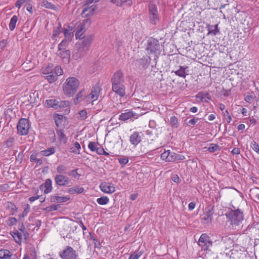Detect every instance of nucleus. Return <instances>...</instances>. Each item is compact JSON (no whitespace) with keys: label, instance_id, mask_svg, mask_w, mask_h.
Segmentation results:
<instances>
[{"label":"nucleus","instance_id":"nucleus-32","mask_svg":"<svg viewBox=\"0 0 259 259\" xmlns=\"http://www.w3.org/2000/svg\"><path fill=\"white\" fill-rule=\"evenodd\" d=\"M12 236L14 238L16 242L18 244H21L22 240V236L20 232L16 230L15 232H12Z\"/></svg>","mask_w":259,"mask_h":259},{"label":"nucleus","instance_id":"nucleus-34","mask_svg":"<svg viewBox=\"0 0 259 259\" xmlns=\"http://www.w3.org/2000/svg\"><path fill=\"white\" fill-rule=\"evenodd\" d=\"M18 17L16 15H14L11 19L9 26L11 31H13L15 29Z\"/></svg>","mask_w":259,"mask_h":259},{"label":"nucleus","instance_id":"nucleus-13","mask_svg":"<svg viewBox=\"0 0 259 259\" xmlns=\"http://www.w3.org/2000/svg\"><path fill=\"white\" fill-rule=\"evenodd\" d=\"M213 213V207L206 208L205 212L201 217L202 223L204 224L210 223L212 220V215Z\"/></svg>","mask_w":259,"mask_h":259},{"label":"nucleus","instance_id":"nucleus-64","mask_svg":"<svg viewBox=\"0 0 259 259\" xmlns=\"http://www.w3.org/2000/svg\"><path fill=\"white\" fill-rule=\"evenodd\" d=\"M198 118H193L191 119H190L189 121H188V125H195L196 124V123L198 121Z\"/></svg>","mask_w":259,"mask_h":259},{"label":"nucleus","instance_id":"nucleus-36","mask_svg":"<svg viewBox=\"0 0 259 259\" xmlns=\"http://www.w3.org/2000/svg\"><path fill=\"white\" fill-rule=\"evenodd\" d=\"M255 98L256 97L253 93H248L245 95L244 100L246 102L250 104L253 102V101Z\"/></svg>","mask_w":259,"mask_h":259},{"label":"nucleus","instance_id":"nucleus-45","mask_svg":"<svg viewBox=\"0 0 259 259\" xmlns=\"http://www.w3.org/2000/svg\"><path fill=\"white\" fill-rule=\"evenodd\" d=\"M15 139L13 137H9L4 143V145L7 148L11 147L14 143Z\"/></svg>","mask_w":259,"mask_h":259},{"label":"nucleus","instance_id":"nucleus-10","mask_svg":"<svg viewBox=\"0 0 259 259\" xmlns=\"http://www.w3.org/2000/svg\"><path fill=\"white\" fill-rule=\"evenodd\" d=\"M149 15L150 22L153 25H156L159 21V16L157 7L155 4H149Z\"/></svg>","mask_w":259,"mask_h":259},{"label":"nucleus","instance_id":"nucleus-42","mask_svg":"<svg viewBox=\"0 0 259 259\" xmlns=\"http://www.w3.org/2000/svg\"><path fill=\"white\" fill-rule=\"evenodd\" d=\"M68 45L67 41L64 39L58 45V50L59 51H65L66 50V47Z\"/></svg>","mask_w":259,"mask_h":259},{"label":"nucleus","instance_id":"nucleus-20","mask_svg":"<svg viewBox=\"0 0 259 259\" xmlns=\"http://www.w3.org/2000/svg\"><path fill=\"white\" fill-rule=\"evenodd\" d=\"M52 181L50 179H47L46 182L41 185L39 188L41 190H44L45 194L50 193L52 190Z\"/></svg>","mask_w":259,"mask_h":259},{"label":"nucleus","instance_id":"nucleus-3","mask_svg":"<svg viewBox=\"0 0 259 259\" xmlns=\"http://www.w3.org/2000/svg\"><path fill=\"white\" fill-rule=\"evenodd\" d=\"M79 85L78 80L74 77L66 79L63 85V90L65 95L68 97L73 96L76 93Z\"/></svg>","mask_w":259,"mask_h":259},{"label":"nucleus","instance_id":"nucleus-57","mask_svg":"<svg viewBox=\"0 0 259 259\" xmlns=\"http://www.w3.org/2000/svg\"><path fill=\"white\" fill-rule=\"evenodd\" d=\"M79 114L82 119H85L87 118V112L85 110H82L79 112Z\"/></svg>","mask_w":259,"mask_h":259},{"label":"nucleus","instance_id":"nucleus-52","mask_svg":"<svg viewBox=\"0 0 259 259\" xmlns=\"http://www.w3.org/2000/svg\"><path fill=\"white\" fill-rule=\"evenodd\" d=\"M118 160L120 164L122 165V167L124 166L128 162V158L126 156L119 158Z\"/></svg>","mask_w":259,"mask_h":259},{"label":"nucleus","instance_id":"nucleus-22","mask_svg":"<svg viewBox=\"0 0 259 259\" xmlns=\"http://www.w3.org/2000/svg\"><path fill=\"white\" fill-rule=\"evenodd\" d=\"M188 68V67H184L183 66H180L179 69L176 71H172L171 72H174L176 75L179 77L185 78L187 74L186 72V69Z\"/></svg>","mask_w":259,"mask_h":259},{"label":"nucleus","instance_id":"nucleus-1","mask_svg":"<svg viewBox=\"0 0 259 259\" xmlns=\"http://www.w3.org/2000/svg\"><path fill=\"white\" fill-rule=\"evenodd\" d=\"M230 227L233 230H239L242 227V223L244 219L243 212L240 209H231L225 214Z\"/></svg>","mask_w":259,"mask_h":259},{"label":"nucleus","instance_id":"nucleus-60","mask_svg":"<svg viewBox=\"0 0 259 259\" xmlns=\"http://www.w3.org/2000/svg\"><path fill=\"white\" fill-rule=\"evenodd\" d=\"M7 40L3 39L0 41V52L3 51L4 49L7 46Z\"/></svg>","mask_w":259,"mask_h":259},{"label":"nucleus","instance_id":"nucleus-50","mask_svg":"<svg viewBox=\"0 0 259 259\" xmlns=\"http://www.w3.org/2000/svg\"><path fill=\"white\" fill-rule=\"evenodd\" d=\"M90 236L91 239L94 242L95 247L99 248L101 246L100 241L97 239L96 238L94 235H93L91 233H90Z\"/></svg>","mask_w":259,"mask_h":259},{"label":"nucleus","instance_id":"nucleus-49","mask_svg":"<svg viewBox=\"0 0 259 259\" xmlns=\"http://www.w3.org/2000/svg\"><path fill=\"white\" fill-rule=\"evenodd\" d=\"M42 6L47 9L56 10V6L47 1H45L42 2Z\"/></svg>","mask_w":259,"mask_h":259},{"label":"nucleus","instance_id":"nucleus-4","mask_svg":"<svg viewBox=\"0 0 259 259\" xmlns=\"http://www.w3.org/2000/svg\"><path fill=\"white\" fill-rule=\"evenodd\" d=\"M45 106L48 108H53L54 109L58 110L69 106V102L65 100L51 99L46 101Z\"/></svg>","mask_w":259,"mask_h":259},{"label":"nucleus","instance_id":"nucleus-19","mask_svg":"<svg viewBox=\"0 0 259 259\" xmlns=\"http://www.w3.org/2000/svg\"><path fill=\"white\" fill-rule=\"evenodd\" d=\"M221 241L226 249H229L234 246V240L230 236H225L222 237Z\"/></svg>","mask_w":259,"mask_h":259},{"label":"nucleus","instance_id":"nucleus-9","mask_svg":"<svg viewBox=\"0 0 259 259\" xmlns=\"http://www.w3.org/2000/svg\"><path fill=\"white\" fill-rule=\"evenodd\" d=\"M83 40L81 42L80 47L79 48L78 51L80 53L81 55H83L84 52L87 51L90 47L93 40L94 38V35L93 34L88 35L84 37Z\"/></svg>","mask_w":259,"mask_h":259},{"label":"nucleus","instance_id":"nucleus-53","mask_svg":"<svg viewBox=\"0 0 259 259\" xmlns=\"http://www.w3.org/2000/svg\"><path fill=\"white\" fill-rule=\"evenodd\" d=\"M251 148L255 152L259 154V146L258 144L256 143V142L253 141L251 143L250 145Z\"/></svg>","mask_w":259,"mask_h":259},{"label":"nucleus","instance_id":"nucleus-54","mask_svg":"<svg viewBox=\"0 0 259 259\" xmlns=\"http://www.w3.org/2000/svg\"><path fill=\"white\" fill-rule=\"evenodd\" d=\"M169 153H170V150H169L165 151L162 153H161V158L162 160H164V161H165L166 162V161L167 160V158H168V156Z\"/></svg>","mask_w":259,"mask_h":259},{"label":"nucleus","instance_id":"nucleus-26","mask_svg":"<svg viewBox=\"0 0 259 259\" xmlns=\"http://www.w3.org/2000/svg\"><path fill=\"white\" fill-rule=\"evenodd\" d=\"M69 199L70 197L67 196H52L51 197V201L56 203H63L67 201Z\"/></svg>","mask_w":259,"mask_h":259},{"label":"nucleus","instance_id":"nucleus-44","mask_svg":"<svg viewBox=\"0 0 259 259\" xmlns=\"http://www.w3.org/2000/svg\"><path fill=\"white\" fill-rule=\"evenodd\" d=\"M100 145L98 143L95 142H90L88 144V148L92 152H95L97 148Z\"/></svg>","mask_w":259,"mask_h":259},{"label":"nucleus","instance_id":"nucleus-62","mask_svg":"<svg viewBox=\"0 0 259 259\" xmlns=\"http://www.w3.org/2000/svg\"><path fill=\"white\" fill-rule=\"evenodd\" d=\"M17 222V220L15 218H11L8 223V225L9 226H12L14 225H15Z\"/></svg>","mask_w":259,"mask_h":259},{"label":"nucleus","instance_id":"nucleus-59","mask_svg":"<svg viewBox=\"0 0 259 259\" xmlns=\"http://www.w3.org/2000/svg\"><path fill=\"white\" fill-rule=\"evenodd\" d=\"M27 0H17V2L16 3L15 6L16 7L18 8V9H20L21 7L26 2Z\"/></svg>","mask_w":259,"mask_h":259},{"label":"nucleus","instance_id":"nucleus-6","mask_svg":"<svg viewBox=\"0 0 259 259\" xmlns=\"http://www.w3.org/2000/svg\"><path fill=\"white\" fill-rule=\"evenodd\" d=\"M59 254L62 259H77L78 256L76 251L69 246H66L63 250L60 251Z\"/></svg>","mask_w":259,"mask_h":259},{"label":"nucleus","instance_id":"nucleus-27","mask_svg":"<svg viewBox=\"0 0 259 259\" xmlns=\"http://www.w3.org/2000/svg\"><path fill=\"white\" fill-rule=\"evenodd\" d=\"M84 189L83 187L79 186H75L72 188H70L68 189L67 192L71 194H74L75 193L81 194L83 192Z\"/></svg>","mask_w":259,"mask_h":259},{"label":"nucleus","instance_id":"nucleus-56","mask_svg":"<svg viewBox=\"0 0 259 259\" xmlns=\"http://www.w3.org/2000/svg\"><path fill=\"white\" fill-rule=\"evenodd\" d=\"M211 27H214V29L209 30L208 33H212L213 35H216L219 32L218 24L215 25L214 26H210Z\"/></svg>","mask_w":259,"mask_h":259},{"label":"nucleus","instance_id":"nucleus-39","mask_svg":"<svg viewBox=\"0 0 259 259\" xmlns=\"http://www.w3.org/2000/svg\"><path fill=\"white\" fill-rule=\"evenodd\" d=\"M170 123L172 128H178L179 126V123L178 119L175 116H171L170 117Z\"/></svg>","mask_w":259,"mask_h":259},{"label":"nucleus","instance_id":"nucleus-40","mask_svg":"<svg viewBox=\"0 0 259 259\" xmlns=\"http://www.w3.org/2000/svg\"><path fill=\"white\" fill-rule=\"evenodd\" d=\"M83 92L84 90H81L76 95V97L74 100V102L75 104H77L79 102H80L82 100H84L82 97L83 96Z\"/></svg>","mask_w":259,"mask_h":259},{"label":"nucleus","instance_id":"nucleus-58","mask_svg":"<svg viewBox=\"0 0 259 259\" xmlns=\"http://www.w3.org/2000/svg\"><path fill=\"white\" fill-rule=\"evenodd\" d=\"M82 31L80 30L79 29L77 28V30L75 33V37L76 38H79V39H82L84 36H82L83 33Z\"/></svg>","mask_w":259,"mask_h":259},{"label":"nucleus","instance_id":"nucleus-8","mask_svg":"<svg viewBox=\"0 0 259 259\" xmlns=\"http://www.w3.org/2000/svg\"><path fill=\"white\" fill-rule=\"evenodd\" d=\"M17 128L18 134L22 136L28 134L30 128L28 120L21 118L17 124Z\"/></svg>","mask_w":259,"mask_h":259},{"label":"nucleus","instance_id":"nucleus-48","mask_svg":"<svg viewBox=\"0 0 259 259\" xmlns=\"http://www.w3.org/2000/svg\"><path fill=\"white\" fill-rule=\"evenodd\" d=\"M56 170L58 173V175H63V174L66 173V171L67 170V167L62 164L59 165L56 168Z\"/></svg>","mask_w":259,"mask_h":259},{"label":"nucleus","instance_id":"nucleus-35","mask_svg":"<svg viewBox=\"0 0 259 259\" xmlns=\"http://www.w3.org/2000/svg\"><path fill=\"white\" fill-rule=\"evenodd\" d=\"M54 69L53 65L52 64H49L45 67L42 68L41 72L43 74H49L51 73V71H53Z\"/></svg>","mask_w":259,"mask_h":259},{"label":"nucleus","instance_id":"nucleus-33","mask_svg":"<svg viewBox=\"0 0 259 259\" xmlns=\"http://www.w3.org/2000/svg\"><path fill=\"white\" fill-rule=\"evenodd\" d=\"M80 149V145L78 142H76L73 144V146L70 148V152L75 154H79Z\"/></svg>","mask_w":259,"mask_h":259},{"label":"nucleus","instance_id":"nucleus-30","mask_svg":"<svg viewBox=\"0 0 259 259\" xmlns=\"http://www.w3.org/2000/svg\"><path fill=\"white\" fill-rule=\"evenodd\" d=\"M56 134L58 137L59 140L64 143H66L67 138L65 136L62 130H57Z\"/></svg>","mask_w":259,"mask_h":259},{"label":"nucleus","instance_id":"nucleus-37","mask_svg":"<svg viewBox=\"0 0 259 259\" xmlns=\"http://www.w3.org/2000/svg\"><path fill=\"white\" fill-rule=\"evenodd\" d=\"M56 150L54 147H51L48 149L41 151V154L43 156H48L55 153Z\"/></svg>","mask_w":259,"mask_h":259},{"label":"nucleus","instance_id":"nucleus-43","mask_svg":"<svg viewBox=\"0 0 259 259\" xmlns=\"http://www.w3.org/2000/svg\"><path fill=\"white\" fill-rule=\"evenodd\" d=\"M109 199L107 196H103L97 199V202L100 205H105L109 202Z\"/></svg>","mask_w":259,"mask_h":259},{"label":"nucleus","instance_id":"nucleus-16","mask_svg":"<svg viewBox=\"0 0 259 259\" xmlns=\"http://www.w3.org/2000/svg\"><path fill=\"white\" fill-rule=\"evenodd\" d=\"M230 251L231 257L234 259H240L243 257L244 252V250L238 245L235 246Z\"/></svg>","mask_w":259,"mask_h":259},{"label":"nucleus","instance_id":"nucleus-7","mask_svg":"<svg viewBox=\"0 0 259 259\" xmlns=\"http://www.w3.org/2000/svg\"><path fill=\"white\" fill-rule=\"evenodd\" d=\"M102 89L99 83L93 86L91 92L90 94L86 96L83 100L85 102H91L97 100L98 99L100 93Z\"/></svg>","mask_w":259,"mask_h":259},{"label":"nucleus","instance_id":"nucleus-12","mask_svg":"<svg viewBox=\"0 0 259 259\" xmlns=\"http://www.w3.org/2000/svg\"><path fill=\"white\" fill-rule=\"evenodd\" d=\"M54 181L57 186L60 187L66 186L70 183V179L64 175H56Z\"/></svg>","mask_w":259,"mask_h":259},{"label":"nucleus","instance_id":"nucleus-5","mask_svg":"<svg viewBox=\"0 0 259 259\" xmlns=\"http://www.w3.org/2000/svg\"><path fill=\"white\" fill-rule=\"evenodd\" d=\"M146 50L150 54L159 55L160 53V46L159 41L153 37L149 38L147 41Z\"/></svg>","mask_w":259,"mask_h":259},{"label":"nucleus","instance_id":"nucleus-47","mask_svg":"<svg viewBox=\"0 0 259 259\" xmlns=\"http://www.w3.org/2000/svg\"><path fill=\"white\" fill-rule=\"evenodd\" d=\"M142 254V251L137 250L130 254L128 259H139Z\"/></svg>","mask_w":259,"mask_h":259},{"label":"nucleus","instance_id":"nucleus-63","mask_svg":"<svg viewBox=\"0 0 259 259\" xmlns=\"http://www.w3.org/2000/svg\"><path fill=\"white\" fill-rule=\"evenodd\" d=\"M174 152H171L170 151V153L168 156L166 162H174Z\"/></svg>","mask_w":259,"mask_h":259},{"label":"nucleus","instance_id":"nucleus-24","mask_svg":"<svg viewBox=\"0 0 259 259\" xmlns=\"http://www.w3.org/2000/svg\"><path fill=\"white\" fill-rule=\"evenodd\" d=\"M58 56H60L65 62H69L70 56V52L69 50H65L60 51L58 53Z\"/></svg>","mask_w":259,"mask_h":259},{"label":"nucleus","instance_id":"nucleus-38","mask_svg":"<svg viewBox=\"0 0 259 259\" xmlns=\"http://www.w3.org/2000/svg\"><path fill=\"white\" fill-rule=\"evenodd\" d=\"M137 61L142 68H145L148 66L149 62L146 57L140 58V59L137 60Z\"/></svg>","mask_w":259,"mask_h":259},{"label":"nucleus","instance_id":"nucleus-2","mask_svg":"<svg viewBox=\"0 0 259 259\" xmlns=\"http://www.w3.org/2000/svg\"><path fill=\"white\" fill-rule=\"evenodd\" d=\"M112 91L120 97H123L125 94L124 79L123 74L120 70L116 71L111 78Z\"/></svg>","mask_w":259,"mask_h":259},{"label":"nucleus","instance_id":"nucleus-31","mask_svg":"<svg viewBox=\"0 0 259 259\" xmlns=\"http://www.w3.org/2000/svg\"><path fill=\"white\" fill-rule=\"evenodd\" d=\"M96 6L94 5L91 6L90 7L85 8L82 11L81 15L85 14V16L92 15H93Z\"/></svg>","mask_w":259,"mask_h":259},{"label":"nucleus","instance_id":"nucleus-11","mask_svg":"<svg viewBox=\"0 0 259 259\" xmlns=\"http://www.w3.org/2000/svg\"><path fill=\"white\" fill-rule=\"evenodd\" d=\"M198 244L204 250H207L212 246V242L210 237L206 234H202L199 239Z\"/></svg>","mask_w":259,"mask_h":259},{"label":"nucleus","instance_id":"nucleus-61","mask_svg":"<svg viewBox=\"0 0 259 259\" xmlns=\"http://www.w3.org/2000/svg\"><path fill=\"white\" fill-rule=\"evenodd\" d=\"M63 118L62 115H58V117L55 118V123L56 125L59 127L61 124V119Z\"/></svg>","mask_w":259,"mask_h":259},{"label":"nucleus","instance_id":"nucleus-55","mask_svg":"<svg viewBox=\"0 0 259 259\" xmlns=\"http://www.w3.org/2000/svg\"><path fill=\"white\" fill-rule=\"evenodd\" d=\"M185 159V156L182 155L178 154L175 153L174 154V161L179 162Z\"/></svg>","mask_w":259,"mask_h":259},{"label":"nucleus","instance_id":"nucleus-51","mask_svg":"<svg viewBox=\"0 0 259 259\" xmlns=\"http://www.w3.org/2000/svg\"><path fill=\"white\" fill-rule=\"evenodd\" d=\"M27 254L29 255V256H30L31 259L36 258V253L35 252V248L34 247L30 248Z\"/></svg>","mask_w":259,"mask_h":259},{"label":"nucleus","instance_id":"nucleus-23","mask_svg":"<svg viewBox=\"0 0 259 259\" xmlns=\"http://www.w3.org/2000/svg\"><path fill=\"white\" fill-rule=\"evenodd\" d=\"M111 2L115 4L118 7H121L124 5L131 6L132 5V0H111Z\"/></svg>","mask_w":259,"mask_h":259},{"label":"nucleus","instance_id":"nucleus-17","mask_svg":"<svg viewBox=\"0 0 259 259\" xmlns=\"http://www.w3.org/2000/svg\"><path fill=\"white\" fill-rule=\"evenodd\" d=\"M142 133L134 132L130 137V142L131 144L134 146H136L142 141Z\"/></svg>","mask_w":259,"mask_h":259},{"label":"nucleus","instance_id":"nucleus-46","mask_svg":"<svg viewBox=\"0 0 259 259\" xmlns=\"http://www.w3.org/2000/svg\"><path fill=\"white\" fill-rule=\"evenodd\" d=\"M220 150V146L217 144H211L210 146L207 148V151L212 153Z\"/></svg>","mask_w":259,"mask_h":259},{"label":"nucleus","instance_id":"nucleus-25","mask_svg":"<svg viewBox=\"0 0 259 259\" xmlns=\"http://www.w3.org/2000/svg\"><path fill=\"white\" fill-rule=\"evenodd\" d=\"M91 22L92 21L90 19H85L82 21V23L78 26L77 28L84 32L86 29L90 26Z\"/></svg>","mask_w":259,"mask_h":259},{"label":"nucleus","instance_id":"nucleus-21","mask_svg":"<svg viewBox=\"0 0 259 259\" xmlns=\"http://www.w3.org/2000/svg\"><path fill=\"white\" fill-rule=\"evenodd\" d=\"M196 98L199 99L202 102H207L208 100H211L209 94L203 92H200L198 93L196 96Z\"/></svg>","mask_w":259,"mask_h":259},{"label":"nucleus","instance_id":"nucleus-28","mask_svg":"<svg viewBox=\"0 0 259 259\" xmlns=\"http://www.w3.org/2000/svg\"><path fill=\"white\" fill-rule=\"evenodd\" d=\"M12 254L8 249H0V259H10Z\"/></svg>","mask_w":259,"mask_h":259},{"label":"nucleus","instance_id":"nucleus-15","mask_svg":"<svg viewBox=\"0 0 259 259\" xmlns=\"http://www.w3.org/2000/svg\"><path fill=\"white\" fill-rule=\"evenodd\" d=\"M140 116V114L136 113L135 112L130 110H126L124 111V112L122 113L119 117V120L125 121L129 119H131L132 117H135V118H137L138 116Z\"/></svg>","mask_w":259,"mask_h":259},{"label":"nucleus","instance_id":"nucleus-41","mask_svg":"<svg viewBox=\"0 0 259 259\" xmlns=\"http://www.w3.org/2000/svg\"><path fill=\"white\" fill-rule=\"evenodd\" d=\"M61 28V24L59 22L58 26L54 28L52 39H55V38L59 35L61 33L60 28Z\"/></svg>","mask_w":259,"mask_h":259},{"label":"nucleus","instance_id":"nucleus-29","mask_svg":"<svg viewBox=\"0 0 259 259\" xmlns=\"http://www.w3.org/2000/svg\"><path fill=\"white\" fill-rule=\"evenodd\" d=\"M5 207L7 209H9L11 211V214H14L17 210V207L12 202L8 201L5 204Z\"/></svg>","mask_w":259,"mask_h":259},{"label":"nucleus","instance_id":"nucleus-18","mask_svg":"<svg viewBox=\"0 0 259 259\" xmlns=\"http://www.w3.org/2000/svg\"><path fill=\"white\" fill-rule=\"evenodd\" d=\"M101 190L106 193H113L115 191V187L111 184L103 182L100 185Z\"/></svg>","mask_w":259,"mask_h":259},{"label":"nucleus","instance_id":"nucleus-14","mask_svg":"<svg viewBox=\"0 0 259 259\" xmlns=\"http://www.w3.org/2000/svg\"><path fill=\"white\" fill-rule=\"evenodd\" d=\"M63 70L60 66H56L55 67V74L51 75H46V79L50 83L55 82L58 78V76L63 74Z\"/></svg>","mask_w":259,"mask_h":259}]
</instances>
